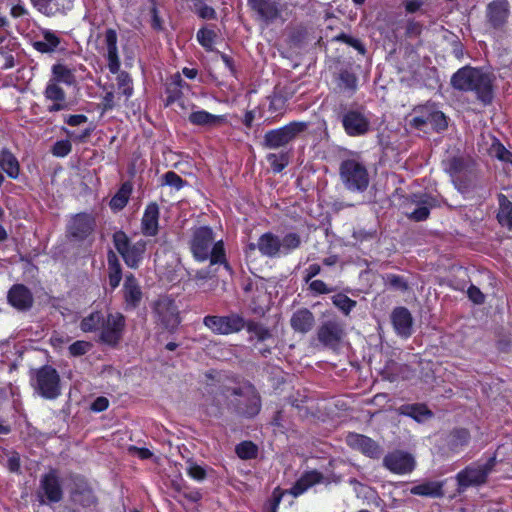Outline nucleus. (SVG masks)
Segmentation results:
<instances>
[{
  "label": "nucleus",
  "instance_id": "obj_1",
  "mask_svg": "<svg viewBox=\"0 0 512 512\" xmlns=\"http://www.w3.org/2000/svg\"><path fill=\"white\" fill-rule=\"evenodd\" d=\"M493 73L481 67L465 65L459 68L451 77V86L460 92H473L478 101L487 106L494 99Z\"/></svg>",
  "mask_w": 512,
  "mask_h": 512
},
{
  "label": "nucleus",
  "instance_id": "obj_2",
  "mask_svg": "<svg viewBox=\"0 0 512 512\" xmlns=\"http://www.w3.org/2000/svg\"><path fill=\"white\" fill-rule=\"evenodd\" d=\"M232 397L227 408L243 419H254L262 409V398L254 384L247 381L242 386L233 387Z\"/></svg>",
  "mask_w": 512,
  "mask_h": 512
},
{
  "label": "nucleus",
  "instance_id": "obj_3",
  "mask_svg": "<svg viewBox=\"0 0 512 512\" xmlns=\"http://www.w3.org/2000/svg\"><path fill=\"white\" fill-rule=\"evenodd\" d=\"M370 112L358 103L340 105L338 118L350 137H362L371 131Z\"/></svg>",
  "mask_w": 512,
  "mask_h": 512
},
{
  "label": "nucleus",
  "instance_id": "obj_4",
  "mask_svg": "<svg viewBox=\"0 0 512 512\" xmlns=\"http://www.w3.org/2000/svg\"><path fill=\"white\" fill-rule=\"evenodd\" d=\"M301 243V236L296 232H288L282 238L272 232H265L258 238L257 249L262 256L279 258L291 254Z\"/></svg>",
  "mask_w": 512,
  "mask_h": 512
},
{
  "label": "nucleus",
  "instance_id": "obj_5",
  "mask_svg": "<svg viewBox=\"0 0 512 512\" xmlns=\"http://www.w3.org/2000/svg\"><path fill=\"white\" fill-rule=\"evenodd\" d=\"M511 4L508 0H491L484 10L483 28L485 33L496 38L504 36L511 18Z\"/></svg>",
  "mask_w": 512,
  "mask_h": 512
},
{
  "label": "nucleus",
  "instance_id": "obj_6",
  "mask_svg": "<svg viewBox=\"0 0 512 512\" xmlns=\"http://www.w3.org/2000/svg\"><path fill=\"white\" fill-rule=\"evenodd\" d=\"M496 456L489 457L485 463L473 462L460 470L456 476L457 492H465L470 487H480L487 483L489 475L496 466Z\"/></svg>",
  "mask_w": 512,
  "mask_h": 512
},
{
  "label": "nucleus",
  "instance_id": "obj_7",
  "mask_svg": "<svg viewBox=\"0 0 512 512\" xmlns=\"http://www.w3.org/2000/svg\"><path fill=\"white\" fill-rule=\"evenodd\" d=\"M207 377L211 379V383L206 385L202 409L207 417L219 419L224 414V405L232 397L233 387L215 380L210 374Z\"/></svg>",
  "mask_w": 512,
  "mask_h": 512
},
{
  "label": "nucleus",
  "instance_id": "obj_8",
  "mask_svg": "<svg viewBox=\"0 0 512 512\" xmlns=\"http://www.w3.org/2000/svg\"><path fill=\"white\" fill-rule=\"evenodd\" d=\"M31 386L44 399L55 400L61 395V378L56 368L45 364L31 372Z\"/></svg>",
  "mask_w": 512,
  "mask_h": 512
},
{
  "label": "nucleus",
  "instance_id": "obj_9",
  "mask_svg": "<svg viewBox=\"0 0 512 512\" xmlns=\"http://www.w3.org/2000/svg\"><path fill=\"white\" fill-rule=\"evenodd\" d=\"M308 127V122L295 120L281 127L270 129L263 136L262 147L270 150L284 148L307 131Z\"/></svg>",
  "mask_w": 512,
  "mask_h": 512
},
{
  "label": "nucleus",
  "instance_id": "obj_10",
  "mask_svg": "<svg viewBox=\"0 0 512 512\" xmlns=\"http://www.w3.org/2000/svg\"><path fill=\"white\" fill-rule=\"evenodd\" d=\"M112 241L125 264L131 269H138L147 250V241L139 239L131 243L129 237L123 230L115 231L112 236Z\"/></svg>",
  "mask_w": 512,
  "mask_h": 512
},
{
  "label": "nucleus",
  "instance_id": "obj_11",
  "mask_svg": "<svg viewBox=\"0 0 512 512\" xmlns=\"http://www.w3.org/2000/svg\"><path fill=\"white\" fill-rule=\"evenodd\" d=\"M152 316L157 325L169 332L176 331L181 323L178 306L169 296H161L153 303Z\"/></svg>",
  "mask_w": 512,
  "mask_h": 512
},
{
  "label": "nucleus",
  "instance_id": "obj_12",
  "mask_svg": "<svg viewBox=\"0 0 512 512\" xmlns=\"http://www.w3.org/2000/svg\"><path fill=\"white\" fill-rule=\"evenodd\" d=\"M339 174L348 190L363 192L369 185L366 167L354 159L343 160L339 167Z\"/></svg>",
  "mask_w": 512,
  "mask_h": 512
},
{
  "label": "nucleus",
  "instance_id": "obj_13",
  "mask_svg": "<svg viewBox=\"0 0 512 512\" xmlns=\"http://www.w3.org/2000/svg\"><path fill=\"white\" fill-rule=\"evenodd\" d=\"M203 324L216 335H231L244 329L246 319L240 313L231 312L227 315H206Z\"/></svg>",
  "mask_w": 512,
  "mask_h": 512
},
{
  "label": "nucleus",
  "instance_id": "obj_14",
  "mask_svg": "<svg viewBox=\"0 0 512 512\" xmlns=\"http://www.w3.org/2000/svg\"><path fill=\"white\" fill-rule=\"evenodd\" d=\"M126 328V318L121 312L106 314L104 324L98 332L100 343L116 348L121 343Z\"/></svg>",
  "mask_w": 512,
  "mask_h": 512
},
{
  "label": "nucleus",
  "instance_id": "obj_15",
  "mask_svg": "<svg viewBox=\"0 0 512 512\" xmlns=\"http://www.w3.org/2000/svg\"><path fill=\"white\" fill-rule=\"evenodd\" d=\"M69 480V497L71 502L82 508L96 506L98 498L89 480L82 474L71 473Z\"/></svg>",
  "mask_w": 512,
  "mask_h": 512
},
{
  "label": "nucleus",
  "instance_id": "obj_16",
  "mask_svg": "<svg viewBox=\"0 0 512 512\" xmlns=\"http://www.w3.org/2000/svg\"><path fill=\"white\" fill-rule=\"evenodd\" d=\"M96 228V218L88 212H79L71 216L66 225V236L76 242H84L91 237Z\"/></svg>",
  "mask_w": 512,
  "mask_h": 512
},
{
  "label": "nucleus",
  "instance_id": "obj_17",
  "mask_svg": "<svg viewBox=\"0 0 512 512\" xmlns=\"http://www.w3.org/2000/svg\"><path fill=\"white\" fill-rule=\"evenodd\" d=\"M214 243V231L204 225L192 229L189 248L197 262H205L209 258V250Z\"/></svg>",
  "mask_w": 512,
  "mask_h": 512
},
{
  "label": "nucleus",
  "instance_id": "obj_18",
  "mask_svg": "<svg viewBox=\"0 0 512 512\" xmlns=\"http://www.w3.org/2000/svg\"><path fill=\"white\" fill-rule=\"evenodd\" d=\"M346 336L345 324L338 318L328 319L317 329V339L325 347L337 349Z\"/></svg>",
  "mask_w": 512,
  "mask_h": 512
},
{
  "label": "nucleus",
  "instance_id": "obj_19",
  "mask_svg": "<svg viewBox=\"0 0 512 512\" xmlns=\"http://www.w3.org/2000/svg\"><path fill=\"white\" fill-rule=\"evenodd\" d=\"M382 465L393 474L406 475L414 471L416 460L411 453L395 449L383 457Z\"/></svg>",
  "mask_w": 512,
  "mask_h": 512
},
{
  "label": "nucleus",
  "instance_id": "obj_20",
  "mask_svg": "<svg viewBox=\"0 0 512 512\" xmlns=\"http://www.w3.org/2000/svg\"><path fill=\"white\" fill-rule=\"evenodd\" d=\"M39 492L45 497L41 503H59L63 499L64 491L57 469L51 468L41 476Z\"/></svg>",
  "mask_w": 512,
  "mask_h": 512
},
{
  "label": "nucleus",
  "instance_id": "obj_21",
  "mask_svg": "<svg viewBox=\"0 0 512 512\" xmlns=\"http://www.w3.org/2000/svg\"><path fill=\"white\" fill-rule=\"evenodd\" d=\"M251 11L256 14V19L266 25L277 21L282 14L280 0H247Z\"/></svg>",
  "mask_w": 512,
  "mask_h": 512
},
{
  "label": "nucleus",
  "instance_id": "obj_22",
  "mask_svg": "<svg viewBox=\"0 0 512 512\" xmlns=\"http://www.w3.org/2000/svg\"><path fill=\"white\" fill-rule=\"evenodd\" d=\"M7 303L19 312H27L33 307L34 297L26 285L16 283L7 292Z\"/></svg>",
  "mask_w": 512,
  "mask_h": 512
},
{
  "label": "nucleus",
  "instance_id": "obj_23",
  "mask_svg": "<svg viewBox=\"0 0 512 512\" xmlns=\"http://www.w3.org/2000/svg\"><path fill=\"white\" fill-rule=\"evenodd\" d=\"M122 295L125 311H133L140 306L143 299V292L134 274L129 273L125 276Z\"/></svg>",
  "mask_w": 512,
  "mask_h": 512
},
{
  "label": "nucleus",
  "instance_id": "obj_24",
  "mask_svg": "<svg viewBox=\"0 0 512 512\" xmlns=\"http://www.w3.org/2000/svg\"><path fill=\"white\" fill-rule=\"evenodd\" d=\"M43 96L46 101L52 102L47 106L46 110L49 113H55L70 108V103L67 101L66 92L64 89L55 83V81H48L43 91Z\"/></svg>",
  "mask_w": 512,
  "mask_h": 512
},
{
  "label": "nucleus",
  "instance_id": "obj_25",
  "mask_svg": "<svg viewBox=\"0 0 512 512\" xmlns=\"http://www.w3.org/2000/svg\"><path fill=\"white\" fill-rule=\"evenodd\" d=\"M160 208L157 202H149L143 212L140 228L145 237H155L160 230Z\"/></svg>",
  "mask_w": 512,
  "mask_h": 512
},
{
  "label": "nucleus",
  "instance_id": "obj_26",
  "mask_svg": "<svg viewBox=\"0 0 512 512\" xmlns=\"http://www.w3.org/2000/svg\"><path fill=\"white\" fill-rule=\"evenodd\" d=\"M391 323L395 333L401 338L407 339L413 333V317L408 308L399 306L391 313Z\"/></svg>",
  "mask_w": 512,
  "mask_h": 512
},
{
  "label": "nucleus",
  "instance_id": "obj_27",
  "mask_svg": "<svg viewBox=\"0 0 512 512\" xmlns=\"http://www.w3.org/2000/svg\"><path fill=\"white\" fill-rule=\"evenodd\" d=\"M347 443L370 458L378 459L381 456L382 449L380 445L368 436L350 433L347 436Z\"/></svg>",
  "mask_w": 512,
  "mask_h": 512
},
{
  "label": "nucleus",
  "instance_id": "obj_28",
  "mask_svg": "<svg viewBox=\"0 0 512 512\" xmlns=\"http://www.w3.org/2000/svg\"><path fill=\"white\" fill-rule=\"evenodd\" d=\"M104 41L107 49L106 59L108 62V69L112 74H116L120 70V59L118 55V35L115 29L108 28L104 34Z\"/></svg>",
  "mask_w": 512,
  "mask_h": 512
},
{
  "label": "nucleus",
  "instance_id": "obj_29",
  "mask_svg": "<svg viewBox=\"0 0 512 512\" xmlns=\"http://www.w3.org/2000/svg\"><path fill=\"white\" fill-rule=\"evenodd\" d=\"M314 314L308 308H299L293 312L290 318V326L296 333L307 334L315 326Z\"/></svg>",
  "mask_w": 512,
  "mask_h": 512
},
{
  "label": "nucleus",
  "instance_id": "obj_30",
  "mask_svg": "<svg viewBox=\"0 0 512 512\" xmlns=\"http://www.w3.org/2000/svg\"><path fill=\"white\" fill-rule=\"evenodd\" d=\"M188 121L194 126L216 128L227 123L226 115H214L206 110L193 111L188 116Z\"/></svg>",
  "mask_w": 512,
  "mask_h": 512
},
{
  "label": "nucleus",
  "instance_id": "obj_31",
  "mask_svg": "<svg viewBox=\"0 0 512 512\" xmlns=\"http://www.w3.org/2000/svg\"><path fill=\"white\" fill-rule=\"evenodd\" d=\"M323 479V474L318 470L306 471L300 476L299 479L296 480L293 486L286 491L294 497H298L306 492L310 487L321 483Z\"/></svg>",
  "mask_w": 512,
  "mask_h": 512
},
{
  "label": "nucleus",
  "instance_id": "obj_32",
  "mask_svg": "<svg viewBox=\"0 0 512 512\" xmlns=\"http://www.w3.org/2000/svg\"><path fill=\"white\" fill-rule=\"evenodd\" d=\"M445 480L441 481H425L420 484L413 486L410 489V493L416 496L430 497V498H442L445 495L444 492Z\"/></svg>",
  "mask_w": 512,
  "mask_h": 512
},
{
  "label": "nucleus",
  "instance_id": "obj_33",
  "mask_svg": "<svg viewBox=\"0 0 512 512\" xmlns=\"http://www.w3.org/2000/svg\"><path fill=\"white\" fill-rule=\"evenodd\" d=\"M397 411L399 415L410 417L418 423L433 417V412L424 403L403 404Z\"/></svg>",
  "mask_w": 512,
  "mask_h": 512
},
{
  "label": "nucleus",
  "instance_id": "obj_34",
  "mask_svg": "<svg viewBox=\"0 0 512 512\" xmlns=\"http://www.w3.org/2000/svg\"><path fill=\"white\" fill-rule=\"evenodd\" d=\"M471 440L470 432L467 428H454L446 437V444L453 453L460 452Z\"/></svg>",
  "mask_w": 512,
  "mask_h": 512
},
{
  "label": "nucleus",
  "instance_id": "obj_35",
  "mask_svg": "<svg viewBox=\"0 0 512 512\" xmlns=\"http://www.w3.org/2000/svg\"><path fill=\"white\" fill-rule=\"evenodd\" d=\"M436 110V104L431 102L416 106L413 109L415 116L411 119L410 126L417 130H422L425 125L430 123V120Z\"/></svg>",
  "mask_w": 512,
  "mask_h": 512
},
{
  "label": "nucleus",
  "instance_id": "obj_36",
  "mask_svg": "<svg viewBox=\"0 0 512 512\" xmlns=\"http://www.w3.org/2000/svg\"><path fill=\"white\" fill-rule=\"evenodd\" d=\"M133 192V184L131 181L123 182L109 202V207L113 212L122 211L128 204Z\"/></svg>",
  "mask_w": 512,
  "mask_h": 512
},
{
  "label": "nucleus",
  "instance_id": "obj_37",
  "mask_svg": "<svg viewBox=\"0 0 512 512\" xmlns=\"http://www.w3.org/2000/svg\"><path fill=\"white\" fill-rule=\"evenodd\" d=\"M107 264H108V284L112 291H114L119 285L123 278L122 266L117 255L109 250L107 253Z\"/></svg>",
  "mask_w": 512,
  "mask_h": 512
},
{
  "label": "nucleus",
  "instance_id": "obj_38",
  "mask_svg": "<svg viewBox=\"0 0 512 512\" xmlns=\"http://www.w3.org/2000/svg\"><path fill=\"white\" fill-rule=\"evenodd\" d=\"M244 329L249 334L248 340L250 342L256 340L257 343H264L266 340L272 338L271 330L263 323L254 319L246 320Z\"/></svg>",
  "mask_w": 512,
  "mask_h": 512
},
{
  "label": "nucleus",
  "instance_id": "obj_39",
  "mask_svg": "<svg viewBox=\"0 0 512 512\" xmlns=\"http://www.w3.org/2000/svg\"><path fill=\"white\" fill-rule=\"evenodd\" d=\"M0 168L11 179H18L20 175V163L8 148L0 151Z\"/></svg>",
  "mask_w": 512,
  "mask_h": 512
},
{
  "label": "nucleus",
  "instance_id": "obj_40",
  "mask_svg": "<svg viewBox=\"0 0 512 512\" xmlns=\"http://www.w3.org/2000/svg\"><path fill=\"white\" fill-rule=\"evenodd\" d=\"M106 315L101 310H95L80 321V330L84 333H98L104 324Z\"/></svg>",
  "mask_w": 512,
  "mask_h": 512
},
{
  "label": "nucleus",
  "instance_id": "obj_41",
  "mask_svg": "<svg viewBox=\"0 0 512 512\" xmlns=\"http://www.w3.org/2000/svg\"><path fill=\"white\" fill-rule=\"evenodd\" d=\"M499 209L497 220L499 224L508 229H512V202L502 193L498 195Z\"/></svg>",
  "mask_w": 512,
  "mask_h": 512
},
{
  "label": "nucleus",
  "instance_id": "obj_42",
  "mask_svg": "<svg viewBox=\"0 0 512 512\" xmlns=\"http://www.w3.org/2000/svg\"><path fill=\"white\" fill-rule=\"evenodd\" d=\"M52 77L49 81H55L56 84L63 83L72 86L76 83L74 70L68 68L62 63H56L52 66Z\"/></svg>",
  "mask_w": 512,
  "mask_h": 512
},
{
  "label": "nucleus",
  "instance_id": "obj_43",
  "mask_svg": "<svg viewBox=\"0 0 512 512\" xmlns=\"http://www.w3.org/2000/svg\"><path fill=\"white\" fill-rule=\"evenodd\" d=\"M61 39L51 30L43 32V40L34 42V48L40 53H52L60 45Z\"/></svg>",
  "mask_w": 512,
  "mask_h": 512
},
{
  "label": "nucleus",
  "instance_id": "obj_44",
  "mask_svg": "<svg viewBox=\"0 0 512 512\" xmlns=\"http://www.w3.org/2000/svg\"><path fill=\"white\" fill-rule=\"evenodd\" d=\"M291 152L281 150L278 153H269L266 155V160L270 165L273 173H281L290 163Z\"/></svg>",
  "mask_w": 512,
  "mask_h": 512
},
{
  "label": "nucleus",
  "instance_id": "obj_45",
  "mask_svg": "<svg viewBox=\"0 0 512 512\" xmlns=\"http://www.w3.org/2000/svg\"><path fill=\"white\" fill-rule=\"evenodd\" d=\"M488 154L500 162L512 165V152L509 151L495 136L492 137V142L488 148Z\"/></svg>",
  "mask_w": 512,
  "mask_h": 512
},
{
  "label": "nucleus",
  "instance_id": "obj_46",
  "mask_svg": "<svg viewBox=\"0 0 512 512\" xmlns=\"http://www.w3.org/2000/svg\"><path fill=\"white\" fill-rule=\"evenodd\" d=\"M337 86L349 94H353L357 89V77L356 75L347 70L343 69L339 72L337 77Z\"/></svg>",
  "mask_w": 512,
  "mask_h": 512
},
{
  "label": "nucleus",
  "instance_id": "obj_47",
  "mask_svg": "<svg viewBox=\"0 0 512 512\" xmlns=\"http://www.w3.org/2000/svg\"><path fill=\"white\" fill-rule=\"evenodd\" d=\"M211 265L223 264L226 269H230V265L226 259V251L222 240L213 243L209 250V258Z\"/></svg>",
  "mask_w": 512,
  "mask_h": 512
},
{
  "label": "nucleus",
  "instance_id": "obj_48",
  "mask_svg": "<svg viewBox=\"0 0 512 512\" xmlns=\"http://www.w3.org/2000/svg\"><path fill=\"white\" fill-rule=\"evenodd\" d=\"M193 5L191 6V10L201 19L203 20H216L217 12L216 10L207 4H205L204 0H189Z\"/></svg>",
  "mask_w": 512,
  "mask_h": 512
},
{
  "label": "nucleus",
  "instance_id": "obj_49",
  "mask_svg": "<svg viewBox=\"0 0 512 512\" xmlns=\"http://www.w3.org/2000/svg\"><path fill=\"white\" fill-rule=\"evenodd\" d=\"M180 82H175L173 77L171 76L170 81L166 84L165 87V93H166V100H165V106H170L174 103H179L182 105L183 95L182 91L178 87Z\"/></svg>",
  "mask_w": 512,
  "mask_h": 512
},
{
  "label": "nucleus",
  "instance_id": "obj_50",
  "mask_svg": "<svg viewBox=\"0 0 512 512\" xmlns=\"http://www.w3.org/2000/svg\"><path fill=\"white\" fill-rule=\"evenodd\" d=\"M333 305L345 316H348L357 306V301L351 299L344 293H337L331 297Z\"/></svg>",
  "mask_w": 512,
  "mask_h": 512
},
{
  "label": "nucleus",
  "instance_id": "obj_51",
  "mask_svg": "<svg viewBox=\"0 0 512 512\" xmlns=\"http://www.w3.org/2000/svg\"><path fill=\"white\" fill-rule=\"evenodd\" d=\"M468 169V162L461 156H454L448 159L446 172L451 178L465 174Z\"/></svg>",
  "mask_w": 512,
  "mask_h": 512
},
{
  "label": "nucleus",
  "instance_id": "obj_52",
  "mask_svg": "<svg viewBox=\"0 0 512 512\" xmlns=\"http://www.w3.org/2000/svg\"><path fill=\"white\" fill-rule=\"evenodd\" d=\"M235 453L242 460L255 459L258 456V447L252 441H242L236 445Z\"/></svg>",
  "mask_w": 512,
  "mask_h": 512
},
{
  "label": "nucleus",
  "instance_id": "obj_53",
  "mask_svg": "<svg viewBox=\"0 0 512 512\" xmlns=\"http://www.w3.org/2000/svg\"><path fill=\"white\" fill-rule=\"evenodd\" d=\"M217 38L214 30L202 27L197 31L196 39L198 43L206 50L211 51Z\"/></svg>",
  "mask_w": 512,
  "mask_h": 512
},
{
  "label": "nucleus",
  "instance_id": "obj_54",
  "mask_svg": "<svg viewBox=\"0 0 512 512\" xmlns=\"http://www.w3.org/2000/svg\"><path fill=\"white\" fill-rule=\"evenodd\" d=\"M384 283L386 286L396 291L404 292L408 289V281L405 277L397 274H386L384 277Z\"/></svg>",
  "mask_w": 512,
  "mask_h": 512
},
{
  "label": "nucleus",
  "instance_id": "obj_55",
  "mask_svg": "<svg viewBox=\"0 0 512 512\" xmlns=\"http://www.w3.org/2000/svg\"><path fill=\"white\" fill-rule=\"evenodd\" d=\"M72 151V144L69 139L57 140L50 149L53 156L58 158H64L68 156Z\"/></svg>",
  "mask_w": 512,
  "mask_h": 512
},
{
  "label": "nucleus",
  "instance_id": "obj_56",
  "mask_svg": "<svg viewBox=\"0 0 512 512\" xmlns=\"http://www.w3.org/2000/svg\"><path fill=\"white\" fill-rule=\"evenodd\" d=\"M335 41L345 43L351 47H353L355 50H357L360 54L364 55L366 53V48L364 44L357 38H354L344 32H341L340 34L336 35L334 37Z\"/></svg>",
  "mask_w": 512,
  "mask_h": 512
},
{
  "label": "nucleus",
  "instance_id": "obj_57",
  "mask_svg": "<svg viewBox=\"0 0 512 512\" xmlns=\"http://www.w3.org/2000/svg\"><path fill=\"white\" fill-rule=\"evenodd\" d=\"M163 185L170 186L175 188L176 190H181L186 184L187 181L184 180L180 175H178L174 171H168L163 176Z\"/></svg>",
  "mask_w": 512,
  "mask_h": 512
},
{
  "label": "nucleus",
  "instance_id": "obj_58",
  "mask_svg": "<svg viewBox=\"0 0 512 512\" xmlns=\"http://www.w3.org/2000/svg\"><path fill=\"white\" fill-rule=\"evenodd\" d=\"M118 89L127 98L133 94V84L130 75L127 72H121L117 77Z\"/></svg>",
  "mask_w": 512,
  "mask_h": 512
},
{
  "label": "nucleus",
  "instance_id": "obj_59",
  "mask_svg": "<svg viewBox=\"0 0 512 512\" xmlns=\"http://www.w3.org/2000/svg\"><path fill=\"white\" fill-rule=\"evenodd\" d=\"M308 284V291L313 296L326 295L335 290L333 287H329L323 280L320 279L311 280Z\"/></svg>",
  "mask_w": 512,
  "mask_h": 512
},
{
  "label": "nucleus",
  "instance_id": "obj_60",
  "mask_svg": "<svg viewBox=\"0 0 512 512\" xmlns=\"http://www.w3.org/2000/svg\"><path fill=\"white\" fill-rule=\"evenodd\" d=\"M429 124H431L434 131L440 133L448 128V118L442 111L437 109Z\"/></svg>",
  "mask_w": 512,
  "mask_h": 512
},
{
  "label": "nucleus",
  "instance_id": "obj_61",
  "mask_svg": "<svg viewBox=\"0 0 512 512\" xmlns=\"http://www.w3.org/2000/svg\"><path fill=\"white\" fill-rule=\"evenodd\" d=\"M92 348V343L84 340H77L73 342L69 347V354L73 357H80L89 352Z\"/></svg>",
  "mask_w": 512,
  "mask_h": 512
},
{
  "label": "nucleus",
  "instance_id": "obj_62",
  "mask_svg": "<svg viewBox=\"0 0 512 512\" xmlns=\"http://www.w3.org/2000/svg\"><path fill=\"white\" fill-rule=\"evenodd\" d=\"M423 24L415 19H408L405 27V36L407 38L420 37L423 32Z\"/></svg>",
  "mask_w": 512,
  "mask_h": 512
},
{
  "label": "nucleus",
  "instance_id": "obj_63",
  "mask_svg": "<svg viewBox=\"0 0 512 512\" xmlns=\"http://www.w3.org/2000/svg\"><path fill=\"white\" fill-rule=\"evenodd\" d=\"M416 198L413 200L415 204H425L426 207H429V211L432 208L440 207V202L437 197L433 196L429 193H423L421 195H414Z\"/></svg>",
  "mask_w": 512,
  "mask_h": 512
},
{
  "label": "nucleus",
  "instance_id": "obj_64",
  "mask_svg": "<svg viewBox=\"0 0 512 512\" xmlns=\"http://www.w3.org/2000/svg\"><path fill=\"white\" fill-rule=\"evenodd\" d=\"M187 475L195 481L205 480L207 473L204 467L197 463H191L187 468Z\"/></svg>",
  "mask_w": 512,
  "mask_h": 512
}]
</instances>
